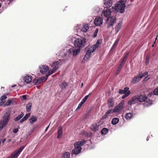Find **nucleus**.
I'll return each instance as SVG.
<instances>
[{
    "instance_id": "obj_1",
    "label": "nucleus",
    "mask_w": 158,
    "mask_h": 158,
    "mask_svg": "<svg viewBox=\"0 0 158 158\" xmlns=\"http://www.w3.org/2000/svg\"><path fill=\"white\" fill-rule=\"evenodd\" d=\"M112 13L113 14V12H111L109 9H106L103 11L102 13L103 15L107 18L106 23L107 24V29H109L113 27L116 22V15L111 16Z\"/></svg>"
},
{
    "instance_id": "obj_2",
    "label": "nucleus",
    "mask_w": 158,
    "mask_h": 158,
    "mask_svg": "<svg viewBox=\"0 0 158 158\" xmlns=\"http://www.w3.org/2000/svg\"><path fill=\"white\" fill-rule=\"evenodd\" d=\"M85 143L86 141L84 139L75 142L74 144L75 148L72 151L73 153L75 155H77L80 153L81 150V146L85 144Z\"/></svg>"
},
{
    "instance_id": "obj_3",
    "label": "nucleus",
    "mask_w": 158,
    "mask_h": 158,
    "mask_svg": "<svg viewBox=\"0 0 158 158\" xmlns=\"http://www.w3.org/2000/svg\"><path fill=\"white\" fill-rule=\"evenodd\" d=\"M86 42V39L84 37H80L77 38L74 41V45L75 47L81 49L85 45Z\"/></svg>"
},
{
    "instance_id": "obj_4",
    "label": "nucleus",
    "mask_w": 158,
    "mask_h": 158,
    "mask_svg": "<svg viewBox=\"0 0 158 158\" xmlns=\"http://www.w3.org/2000/svg\"><path fill=\"white\" fill-rule=\"evenodd\" d=\"M96 49V48L93 46V45L92 46L89 45L87 46L85 49V51L86 53L84 59H85V58L88 59L90 58L91 56V53L94 52Z\"/></svg>"
},
{
    "instance_id": "obj_5",
    "label": "nucleus",
    "mask_w": 158,
    "mask_h": 158,
    "mask_svg": "<svg viewBox=\"0 0 158 158\" xmlns=\"http://www.w3.org/2000/svg\"><path fill=\"white\" fill-rule=\"evenodd\" d=\"M10 117V114L9 112L5 113L3 116V120H0V125L4 127L8 124Z\"/></svg>"
},
{
    "instance_id": "obj_6",
    "label": "nucleus",
    "mask_w": 158,
    "mask_h": 158,
    "mask_svg": "<svg viewBox=\"0 0 158 158\" xmlns=\"http://www.w3.org/2000/svg\"><path fill=\"white\" fill-rule=\"evenodd\" d=\"M24 148V147L22 146L16 150L9 156L10 158H17Z\"/></svg>"
},
{
    "instance_id": "obj_7",
    "label": "nucleus",
    "mask_w": 158,
    "mask_h": 158,
    "mask_svg": "<svg viewBox=\"0 0 158 158\" xmlns=\"http://www.w3.org/2000/svg\"><path fill=\"white\" fill-rule=\"evenodd\" d=\"M80 51V49L74 47L70 48L68 52L70 55H73V56H76L79 53Z\"/></svg>"
},
{
    "instance_id": "obj_8",
    "label": "nucleus",
    "mask_w": 158,
    "mask_h": 158,
    "mask_svg": "<svg viewBox=\"0 0 158 158\" xmlns=\"http://www.w3.org/2000/svg\"><path fill=\"white\" fill-rule=\"evenodd\" d=\"M124 102H121L118 105L115 106L113 110V112H119L121 110L123 107Z\"/></svg>"
},
{
    "instance_id": "obj_9",
    "label": "nucleus",
    "mask_w": 158,
    "mask_h": 158,
    "mask_svg": "<svg viewBox=\"0 0 158 158\" xmlns=\"http://www.w3.org/2000/svg\"><path fill=\"white\" fill-rule=\"evenodd\" d=\"M63 61L62 60H59L58 61L54 62L53 63V64L52 67L55 69H56L57 71L58 70L62 64Z\"/></svg>"
},
{
    "instance_id": "obj_10",
    "label": "nucleus",
    "mask_w": 158,
    "mask_h": 158,
    "mask_svg": "<svg viewBox=\"0 0 158 158\" xmlns=\"http://www.w3.org/2000/svg\"><path fill=\"white\" fill-rule=\"evenodd\" d=\"M136 97L138 99L137 101L140 102H145L148 99V97L145 95H136Z\"/></svg>"
},
{
    "instance_id": "obj_11",
    "label": "nucleus",
    "mask_w": 158,
    "mask_h": 158,
    "mask_svg": "<svg viewBox=\"0 0 158 158\" xmlns=\"http://www.w3.org/2000/svg\"><path fill=\"white\" fill-rule=\"evenodd\" d=\"M103 23V19L100 17H97L96 18L94 21V23L96 26H100Z\"/></svg>"
},
{
    "instance_id": "obj_12",
    "label": "nucleus",
    "mask_w": 158,
    "mask_h": 158,
    "mask_svg": "<svg viewBox=\"0 0 158 158\" xmlns=\"http://www.w3.org/2000/svg\"><path fill=\"white\" fill-rule=\"evenodd\" d=\"M121 4V2H118L117 3H116L115 6L114 7H112L113 9V13H114V15H116V13L118 11L119 9L120 8V5Z\"/></svg>"
},
{
    "instance_id": "obj_13",
    "label": "nucleus",
    "mask_w": 158,
    "mask_h": 158,
    "mask_svg": "<svg viewBox=\"0 0 158 158\" xmlns=\"http://www.w3.org/2000/svg\"><path fill=\"white\" fill-rule=\"evenodd\" d=\"M40 72L43 74L45 73L49 69V67L46 65H41L40 67Z\"/></svg>"
},
{
    "instance_id": "obj_14",
    "label": "nucleus",
    "mask_w": 158,
    "mask_h": 158,
    "mask_svg": "<svg viewBox=\"0 0 158 158\" xmlns=\"http://www.w3.org/2000/svg\"><path fill=\"white\" fill-rule=\"evenodd\" d=\"M126 62V60H124V59H122L121 61V62L118 67V69L116 71V72L115 73V74L117 75L118 74L120 71L121 70V69L123 68V65L125 63V62Z\"/></svg>"
},
{
    "instance_id": "obj_15",
    "label": "nucleus",
    "mask_w": 158,
    "mask_h": 158,
    "mask_svg": "<svg viewBox=\"0 0 158 158\" xmlns=\"http://www.w3.org/2000/svg\"><path fill=\"white\" fill-rule=\"evenodd\" d=\"M47 79V77L46 76H43L41 77L39 79L36 80V82H35V85H38L40 84L45 82Z\"/></svg>"
},
{
    "instance_id": "obj_16",
    "label": "nucleus",
    "mask_w": 158,
    "mask_h": 158,
    "mask_svg": "<svg viewBox=\"0 0 158 158\" xmlns=\"http://www.w3.org/2000/svg\"><path fill=\"white\" fill-rule=\"evenodd\" d=\"M141 80V79L139 76V74H138L132 79L131 82L133 84H135L139 82Z\"/></svg>"
},
{
    "instance_id": "obj_17",
    "label": "nucleus",
    "mask_w": 158,
    "mask_h": 158,
    "mask_svg": "<svg viewBox=\"0 0 158 158\" xmlns=\"http://www.w3.org/2000/svg\"><path fill=\"white\" fill-rule=\"evenodd\" d=\"M136 98V95L134 96L132 98L130 99L128 102V104L130 105H131L132 104H134L136 103L137 102V100L138 99Z\"/></svg>"
},
{
    "instance_id": "obj_18",
    "label": "nucleus",
    "mask_w": 158,
    "mask_h": 158,
    "mask_svg": "<svg viewBox=\"0 0 158 158\" xmlns=\"http://www.w3.org/2000/svg\"><path fill=\"white\" fill-rule=\"evenodd\" d=\"M104 4L106 8H109L112 6V1L111 0H104Z\"/></svg>"
},
{
    "instance_id": "obj_19",
    "label": "nucleus",
    "mask_w": 158,
    "mask_h": 158,
    "mask_svg": "<svg viewBox=\"0 0 158 158\" xmlns=\"http://www.w3.org/2000/svg\"><path fill=\"white\" fill-rule=\"evenodd\" d=\"M113 112V110L111 109H110L107 110L105 113L104 115H103L101 118V120L107 118L108 117V115L110 114Z\"/></svg>"
},
{
    "instance_id": "obj_20",
    "label": "nucleus",
    "mask_w": 158,
    "mask_h": 158,
    "mask_svg": "<svg viewBox=\"0 0 158 158\" xmlns=\"http://www.w3.org/2000/svg\"><path fill=\"white\" fill-rule=\"evenodd\" d=\"M32 79V77L31 76L27 75L24 77L23 80L26 83H29L31 81Z\"/></svg>"
},
{
    "instance_id": "obj_21",
    "label": "nucleus",
    "mask_w": 158,
    "mask_h": 158,
    "mask_svg": "<svg viewBox=\"0 0 158 158\" xmlns=\"http://www.w3.org/2000/svg\"><path fill=\"white\" fill-rule=\"evenodd\" d=\"M63 133L62 128L61 127H59L58 128L57 131V139H60Z\"/></svg>"
},
{
    "instance_id": "obj_22",
    "label": "nucleus",
    "mask_w": 158,
    "mask_h": 158,
    "mask_svg": "<svg viewBox=\"0 0 158 158\" xmlns=\"http://www.w3.org/2000/svg\"><path fill=\"white\" fill-rule=\"evenodd\" d=\"M98 125H97L96 123L93 124L90 127V129L91 130L94 131H96L99 129Z\"/></svg>"
},
{
    "instance_id": "obj_23",
    "label": "nucleus",
    "mask_w": 158,
    "mask_h": 158,
    "mask_svg": "<svg viewBox=\"0 0 158 158\" xmlns=\"http://www.w3.org/2000/svg\"><path fill=\"white\" fill-rule=\"evenodd\" d=\"M114 100L113 98H109L107 101V103L108 107L111 108L112 107L114 104Z\"/></svg>"
},
{
    "instance_id": "obj_24",
    "label": "nucleus",
    "mask_w": 158,
    "mask_h": 158,
    "mask_svg": "<svg viewBox=\"0 0 158 158\" xmlns=\"http://www.w3.org/2000/svg\"><path fill=\"white\" fill-rule=\"evenodd\" d=\"M122 25V22H120L118 23L117 25L115 27V34H117L119 31L121 29Z\"/></svg>"
},
{
    "instance_id": "obj_25",
    "label": "nucleus",
    "mask_w": 158,
    "mask_h": 158,
    "mask_svg": "<svg viewBox=\"0 0 158 158\" xmlns=\"http://www.w3.org/2000/svg\"><path fill=\"white\" fill-rule=\"evenodd\" d=\"M120 8L119 9V12L122 14L124 12V8L125 7V4L124 3L121 2L120 5Z\"/></svg>"
},
{
    "instance_id": "obj_26",
    "label": "nucleus",
    "mask_w": 158,
    "mask_h": 158,
    "mask_svg": "<svg viewBox=\"0 0 158 158\" xmlns=\"http://www.w3.org/2000/svg\"><path fill=\"white\" fill-rule=\"evenodd\" d=\"M89 26L87 24H85L83 25L82 28L81 29V31L84 32H87L89 29Z\"/></svg>"
},
{
    "instance_id": "obj_27",
    "label": "nucleus",
    "mask_w": 158,
    "mask_h": 158,
    "mask_svg": "<svg viewBox=\"0 0 158 158\" xmlns=\"http://www.w3.org/2000/svg\"><path fill=\"white\" fill-rule=\"evenodd\" d=\"M56 71V69H55L53 68L52 70H50L46 74V77L47 78L49 76L52 74L55 73Z\"/></svg>"
},
{
    "instance_id": "obj_28",
    "label": "nucleus",
    "mask_w": 158,
    "mask_h": 158,
    "mask_svg": "<svg viewBox=\"0 0 158 158\" xmlns=\"http://www.w3.org/2000/svg\"><path fill=\"white\" fill-rule=\"evenodd\" d=\"M68 83L65 82H63L60 84L59 86L62 89H64L66 88L68 85Z\"/></svg>"
},
{
    "instance_id": "obj_29",
    "label": "nucleus",
    "mask_w": 158,
    "mask_h": 158,
    "mask_svg": "<svg viewBox=\"0 0 158 158\" xmlns=\"http://www.w3.org/2000/svg\"><path fill=\"white\" fill-rule=\"evenodd\" d=\"M37 120V118L34 116H33L29 119V121L31 123H34L36 122Z\"/></svg>"
},
{
    "instance_id": "obj_30",
    "label": "nucleus",
    "mask_w": 158,
    "mask_h": 158,
    "mask_svg": "<svg viewBox=\"0 0 158 158\" xmlns=\"http://www.w3.org/2000/svg\"><path fill=\"white\" fill-rule=\"evenodd\" d=\"M70 153L68 152H65L63 153L62 158H70Z\"/></svg>"
},
{
    "instance_id": "obj_31",
    "label": "nucleus",
    "mask_w": 158,
    "mask_h": 158,
    "mask_svg": "<svg viewBox=\"0 0 158 158\" xmlns=\"http://www.w3.org/2000/svg\"><path fill=\"white\" fill-rule=\"evenodd\" d=\"M133 116V114L131 113H127L125 116V118L127 120H129L132 118Z\"/></svg>"
},
{
    "instance_id": "obj_32",
    "label": "nucleus",
    "mask_w": 158,
    "mask_h": 158,
    "mask_svg": "<svg viewBox=\"0 0 158 158\" xmlns=\"http://www.w3.org/2000/svg\"><path fill=\"white\" fill-rule=\"evenodd\" d=\"M119 119L118 118H113L111 121V123L113 125H116L119 122Z\"/></svg>"
},
{
    "instance_id": "obj_33",
    "label": "nucleus",
    "mask_w": 158,
    "mask_h": 158,
    "mask_svg": "<svg viewBox=\"0 0 158 158\" xmlns=\"http://www.w3.org/2000/svg\"><path fill=\"white\" fill-rule=\"evenodd\" d=\"M108 131L109 130L108 129L104 128L102 130L101 133L102 135H106L108 133Z\"/></svg>"
},
{
    "instance_id": "obj_34",
    "label": "nucleus",
    "mask_w": 158,
    "mask_h": 158,
    "mask_svg": "<svg viewBox=\"0 0 158 158\" xmlns=\"http://www.w3.org/2000/svg\"><path fill=\"white\" fill-rule=\"evenodd\" d=\"M120 39V37H119L117 38V39L114 42L112 47V49L116 47L117 45L119 40Z\"/></svg>"
},
{
    "instance_id": "obj_35",
    "label": "nucleus",
    "mask_w": 158,
    "mask_h": 158,
    "mask_svg": "<svg viewBox=\"0 0 158 158\" xmlns=\"http://www.w3.org/2000/svg\"><path fill=\"white\" fill-rule=\"evenodd\" d=\"M24 115L23 113L21 112L19 115L15 118V120L16 121L19 120Z\"/></svg>"
},
{
    "instance_id": "obj_36",
    "label": "nucleus",
    "mask_w": 158,
    "mask_h": 158,
    "mask_svg": "<svg viewBox=\"0 0 158 158\" xmlns=\"http://www.w3.org/2000/svg\"><path fill=\"white\" fill-rule=\"evenodd\" d=\"M31 106L32 104L31 103H29L27 105L26 110L27 112H29L30 111Z\"/></svg>"
},
{
    "instance_id": "obj_37",
    "label": "nucleus",
    "mask_w": 158,
    "mask_h": 158,
    "mask_svg": "<svg viewBox=\"0 0 158 158\" xmlns=\"http://www.w3.org/2000/svg\"><path fill=\"white\" fill-rule=\"evenodd\" d=\"M101 41H100L99 40H98L96 42L95 44L93 45V46L96 49L98 47L99 44H101Z\"/></svg>"
},
{
    "instance_id": "obj_38",
    "label": "nucleus",
    "mask_w": 158,
    "mask_h": 158,
    "mask_svg": "<svg viewBox=\"0 0 158 158\" xmlns=\"http://www.w3.org/2000/svg\"><path fill=\"white\" fill-rule=\"evenodd\" d=\"M142 72H141L140 74H139V76L140 77V78L141 79L143 77H145L146 75H147L148 74V72H145L143 73H142Z\"/></svg>"
},
{
    "instance_id": "obj_39",
    "label": "nucleus",
    "mask_w": 158,
    "mask_h": 158,
    "mask_svg": "<svg viewBox=\"0 0 158 158\" xmlns=\"http://www.w3.org/2000/svg\"><path fill=\"white\" fill-rule=\"evenodd\" d=\"M91 94V93L89 94L88 95L86 96H85V97L83 98L82 102H83L84 103L87 100V99H88V97H89V96Z\"/></svg>"
},
{
    "instance_id": "obj_40",
    "label": "nucleus",
    "mask_w": 158,
    "mask_h": 158,
    "mask_svg": "<svg viewBox=\"0 0 158 158\" xmlns=\"http://www.w3.org/2000/svg\"><path fill=\"white\" fill-rule=\"evenodd\" d=\"M131 94V92L129 91L127 93H125L124 94V95L122 97V98L124 99L127 97L128 95H129Z\"/></svg>"
},
{
    "instance_id": "obj_41",
    "label": "nucleus",
    "mask_w": 158,
    "mask_h": 158,
    "mask_svg": "<svg viewBox=\"0 0 158 158\" xmlns=\"http://www.w3.org/2000/svg\"><path fill=\"white\" fill-rule=\"evenodd\" d=\"M30 115V113H28V114H26L25 115L23 118V119H24V120H27V119L29 118V117Z\"/></svg>"
},
{
    "instance_id": "obj_42",
    "label": "nucleus",
    "mask_w": 158,
    "mask_h": 158,
    "mask_svg": "<svg viewBox=\"0 0 158 158\" xmlns=\"http://www.w3.org/2000/svg\"><path fill=\"white\" fill-rule=\"evenodd\" d=\"M150 78V77L149 75H148L146 77L143 79V81H147L148 80H149Z\"/></svg>"
},
{
    "instance_id": "obj_43",
    "label": "nucleus",
    "mask_w": 158,
    "mask_h": 158,
    "mask_svg": "<svg viewBox=\"0 0 158 158\" xmlns=\"http://www.w3.org/2000/svg\"><path fill=\"white\" fill-rule=\"evenodd\" d=\"M6 95L5 94H4L2 96V97L0 98V100L1 101H3L4 100H5V99H6Z\"/></svg>"
},
{
    "instance_id": "obj_44",
    "label": "nucleus",
    "mask_w": 158,
    "mask_h": 158,
    "mask_svg": "<svg viewBox=\"0 0 158 158\" xmlns=\"http://www.w3.org/2000/svg\"><path fill=\"white\" fill-rule=\"evenodd\" d=\"M98 29H96L94 33L93 37L95 38L97 35V33L98 32Z\"/></svg>"
},
{
    "instance_id": "obj_45",
    "label": "nucleus",
    "mask_w": 158,
    "mask_h": 158,
    "mask_svg": "<svg viewBox=\"0 0 158 158\" xmlns=\"http://www.w3.org/2000/svg\"><path fill=\"white\" fill-rule=\"evenodd\" d=\"M12 100L10 99H8L6 102V105L7 106L10 105L12 103Z\"/></svg>"
},
{
    "instance_id": "obj_46",
    "label": "nucleus",
    "mask_w": 158,
    "mask_h": 158,
    "mask_svg": "<svg viewBox=\"0 0 158 158\" xmlns=\"http://www.w3.org/2000/svg\"><path fill=\"white\" fill-rule=\"evenodd\" d=\"M149 56H147L146 57V65L148 64L149 63Z\"/></svg>"
},
{
    "instance_id": "obj_47",
    "label": "nucleus",
    "mask_w": 158,
    "mask_h": 158,
    "mask_svg": "<svg viewBox=\"0 0 158 158\" xmlns=\"http://www.w3.org/2000/svg\"><path fill=\"white\" fill-rule=\"evenodd\" d=\"M84 103L83 102H82V101H81V102L79 104L77 108L76 109V110L79 109L81 107L82 105Z\"/></svg>"
},
{
    "instance_id": "obj_48",
    "label": "nucleus",
    "mask_w": 158,
    "mask_h": 158,
    "mask_svg": "<svg viewBox=\"0 0 158 158\" xmlns=\"http://www.w3.org/2000/svg\"><path fill=\"white\" fill-rule=\"evenodd\" d=\"M129 54V52H127L126 53H125L123 59H124V60H126Z\"/></svg>"
},
{
    "instance_id": "obj_49",
    "label": "nucleus",
    "mask_w": 158,
    "mask_h": 158,
    "mask_svg": "<svg viewBox=\"0 0 158 158\" xmlns=\"http://www.w3.org/2000/svg\"><path fill=\"white\" fill-rule=\"evenodd\" d=\"M153 93L155 95H158V87L154 89Z\"/></svg>"
},
{
    "instance_id": "obj_50",
    "label": "nucleus",
    "mask_w": 158,
    "mask_h": 158,
    "mask_svg": "<svg viewBox=\"0 0 158 158\" xmlns=\"http://www.w3.org/2000/svg\"><path fill=\"white\" fill-rule=\"evenodd\" d=\"M129 88L128 87H126L124 88L123 89L124 92L125 93H127V92H128L129 91H130L129 90Z\"/></svg>"
},
{
    "instance_id": "obj_51",
    "label": "nucleus",
    "mask_w": 158,
    "mask_h": 158,
    "mask_svg": "<svg viewBox=\"0 0 158 158\" xmlns=\"http://www.w3.org/2000/svg\"><path fill=\"white\" fill-rule=\"evenodd\" d=\"M148 104L149 105H150L152 104V101L149 100L148 99L146 100Z\"/></svg>"
},
{
    "instance_id": "obj_52",
    "label": "nucleus",
    "mask_w": 158,
    "mask_h": 158,
    "mask_svg": "<svg viewBox=\"0 0 158 158\" xmlns=\"http://www.w3.org/2000/svg\"><path fill=\"white\" fill-rule=\"evenodd\" d=\"M118 93L121 94H125V93L123 89H119Z\"/></svg>"
},
{
    "instance_id": "obj_53",
    "label": "nucleus",
    "mask_w": 158,
    "mask_h": 158,
    "mask_svg": "<svg viewBox=\"0 0 158 158\" xmlns=\"http://www.w3.org/2000/svg\"><path fill=\"white\" fill-rule=\"evenodd\" d=\"M22 98L24 100H26L27 99L26 95H23L22 96Z\"/></svg>"
},
{
    "instance_id": "obj_54",
    "label": "nucleus",
    "mask_w": 158,
    "mask_h": 158,
    "mask_svg": "<svg viewBox=\"0 0 158 158\" xmlns=\"http://www.w3.org/2000/svg\"><path fill=\"white\" fill-rule=\"evenodd\" d=\"M18 128H15L13 130V132L14 133H16L18 132Z\"/></svg>"
},
{
    "instance_id": "obj_55",
    "label": "nucleus",
    "mask_w": 158,
    "mask_h": 158,
    "mask_svg": "<svg viewBox=\"0 0 158 158\" xmlns=\"http://www.w3.org/2000/svg\"><path fill=\"white\" fill-rule=\"evenodd\" d=\"M0 139L1 140V142H2V143L3 144L6 141V139Z\"/></svg>"
},
{
    "instance_id": "obj_56",
    "label": "nucleus",
    "mask_w": 158,
    "mask_h": 158,
    "mask_svg": "<svg viewBox=\"0 0 158 158\" xmlns=\"http://www.w3.org/2000/svg\"><path fill=\"white\" fill-rule=\"evenodd\" d=\"M4 127L0 125V132L2 130V129Z\"/></svg>"
},
{
    "instance_id": "obj_57",
    "label": "nucleus",
    "mask_w": 158,
    "mask_h": 158,
    "mask_svg": "<svg viewBox=\"0 0 158 158\" xmlns=\"http://www.w3.org/2000/svg\"><path fill=\"white\" fill-rule=\"evenodd\" d=\"M24 121H25V120H24V119H23V118L20 121V122L21 123H22Z\"/></svg>"
},
{
    "instance_id": "obj_58",
    "label": "nucleus",
    "mask_w": 158,
    "mask_h": 158,
    "mask_svg": "<svg viewBox=\"0 0 158 158\" xmlns=\"http://www.w3.org/2000/svg\"><path fill=\"white\" fill-rule=\"evenodd\" d=\"M49 127V126H48L46 128V129H45V131H47V130H48V128Z\"/></svg>"
},
{
    "instance_id": "obj_59",
    "label": "nucleus",
    "mask_w": 158,
    "mask_h": 158,
    "mask_svg": "<svg viewBox=\"0 0 158 158\" xmlns=\"http://www.w3.org/2000/svg\"><path fill=\"white\" fill-rule=\"evenodd\" d=\"M83 83H82L81 84V88L83 86Z\"/></svg>"
},
{
    "instance_id": "obj_60",
    "label": "nucleus",
    "mask_w": 158,
    "mask_h": 158,
    "mask_svg": "<svg viewBox=\"0 0 158 158\" xmlns=\"http://www.w3.org/2000/svg\"><path fill=\"white\" fill-rule=\"evenodd\" d=\"M149 139V138L148 137L147 138V141H148Z\"/></svg>"
},
{
    "instance_id": "obj_61",
    "label": "nucleus",
    "mask_w": 158,
    "mask_h": 158,
    "mask_svg": "<svg viewBox=\"0 0 158 158\" xmlns=\"http://www.w3.org/2000/svg\"><path fill=\"white\" fill-rule=\"evenodd\" d=\"M15 86H16V85H13L12 86V87H14Z\"/></svg>"
},
{
    "instance_id": "obj_62",
    "label": "nucleus",
    "mask_w": 158,
    "mask_h": 158,
    "mask_svg": "<svg viewBox=\"0 0 158 158\" xmlns=\"http://www.w3.org/2000/svg\"><path fill=\"white\" fill-rule=\"evenodd\" d=\"M156 42V41H155L154 42V43H153V44H155Z\"/></svg>"
},
{
    "instance_id": "obj_63",
    "label": "nucleus",
    "mask_w": 158,
    "mask_h": 158,
    "mask_svg": "<svg viewBox=\"0 0 158 158\" xmlns=\"http://www.w3.org/2000/svg\"><path fill=\"white\" fill-rule=\"evenodd\" d=\"M154 47V44H153L152 45V47Z\"/></svg>"
},
{
    "instance_id": "obj_64",
    "label": "nucleus",
    "mask_w": 158,
    "mask_h": 158,
    "mask_svg": "<svg viewBox=\"0 0 158 158\" xmlns=\"http://www.w3.org/2000/svg\"><path fill=\"white\" fill-rule=\"evenodd\" d=\"M35 79H34L33 80V82H35Z\"/></svg>"
}]
</instances>
